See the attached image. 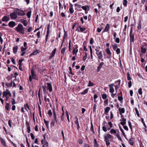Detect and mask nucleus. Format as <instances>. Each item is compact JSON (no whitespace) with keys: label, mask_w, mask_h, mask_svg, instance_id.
Returning a JSON list of instances; mask_svg holds the SVG:
<instances>
[{"label":"nucleus","mask_w":147,"mask_h":147,"mask_svg":"<svg viewBox=\"0 0 147 147\" xmlns=\"http://www.w3.org/2000/svg\"><path fill=\"white\" fill-rule=\"evenodd\" d=\"M55 123V121H52L51 123V127H54Z\"/></svg>","instance_id":"nucleus-61"},{"label":"nucleus","mask_w":147,"mask_h":147,"mask_svg":"<svg viewBox=\"0 0 147 147\" xmlns=\"http://www.w3.org/2000/svg\"><path fill=\"white\" fill-rule=\"evenodd\" d=\"M88 89H89L88 88H86L83 91V92L81 93V94L83 95L86 94L88 92Z\"/></svg>","instance_id":"nucleus-32"},{"label":"nucleus","mask_w":147,"mask_h":147,"mask_svg":"<svg viewBox=\"0 0 147 147\" xmlns=\"http://www.w3.org/2000/svg\"><path fill=\"white\" fill-rule=\"evenodd\" d=\"M127 4V0H123V4L124 6H126Z\"/></svg>","instance_id":"nucleus-63"},{"label":"nucleus","mask_w":147,"mask_h":147,"mask_svg":"<svg viewBox=\"0 0 147 147\" xmlns=\"http://www.w3.org/2000/svg\"><path fill=\"white\" fill-rule=\"evenodd\" d=\"M102 98L103 99L106 100L108 99L107 98V95L106 94H103L101 95Z\"/></svg>","instance_id":"nucleus-33"},{"label":"nucleus","mask_w":147,"mask_h":147,"mask_svg":"<svg viewBox=\"0 0 147 147\" xmlns=\"http://www.w3.org/2000/svg\"><path fill=\"white\" fill-rule=\"evenodd\" d=\"M1 142L5 146V147H7L6 145L5 142L4 141V140L3 139H1Z\"/></svg>","instance_id":"nucleus-49"},{"label":"nucleus","mask_w":147,"mask_h":147,"mask_svg":"<svg viewBox=\"0 0 147 147\" xmlns=\"http://www.w3.org/2000/svg\"><path fill=\"white\" fill-rule=\"evenodd\" d=\"M47 89L49 90L50 92H51L52 91V87L51 84L50 83H47Z\"/></svg>","instance_id":"nucleus-7"},{"label":"nucleus","mask_w":147,"mask_h":147,"mask_svg":"<svg viewBox=\"0 0 147 147\" xmlns=\"http://www.w3.org/2000/svg\"><path fill=\"white\" fill-rule=\"evenodd\" d=\"M142 121L143 124L144 126V127L145 128H146V126L145 124V123L144 121V119L143 118H141V119Z\"/></svg>","instance_id":"nucleus-57"},{"label":"nucleus","mask_w":147,"mask_h":147,"mask_svg":"<svg viewBox=\"0 0 147 147\" xmlns=\"http://www.w3.org/2000/svg\"><path fill=\"white\" fill-rule=\"evenodd\" d=\"M114 86L113 84H111L109 85V86L110 88L109 91L111 93H113L114 91V90L113 86Z\"/></svg>","instance_id":"nucleus-6"},{"label":"nucleus","mask_w":147,"mask_h":147,"mask_svg":"<svg viewBox=\"0 0 147 147\" xmlns=\"http://www.w3.org/2000/svg\"><path fill=\"white\" fill-rule=\"evenodd\" d=\"M119 112L120 114L121 115L123 113H124L125 112V109L123 108H121L120 107L119 109Z\"/></svg>","instance_id":"nucleus-15"},{"label":"nucleus","mask_w":147,"mask_h":147,"mask_svg":"<svg viewBox=\"0 0 147 147\" xmlns=\"http://www.w3.org/2000/svg\"><path fill=\"white\" fill-rule=\"evenodd\" d=\"M78 52V49L75 50V49H73V51H72V54L73 55L75 54L76 55H77V53Z\"/></svg>","instance_id":"nucleus-36"},{"label":"nucleus","mask_w":147,"mask_h":147,"mask_svg":"<svg viewBox=\"0 0 147 147\" xmlns=\"http://www.w3.org/2000/svg\"><path fill=\"white\" fill-rule=\"evenodd\" d=\"M91 127L90 128V130L91 131H92L93 133H94V128H93V125L92 124V122L91 123Z\"/></svg>","instance_id":"nucleus-43"},{"label":"nucleus","mask_w":147,"mask_h":147,"mask_svg":"<svg viewBox=\"0 0 147 147\" xmlns=\"http://www.w3.org/2000/svg\"><path fill=\"white\" fill-rule=\"evenodd\" d=\"M132 28H131L129 34V36L130 38V44H131V43L132 42H134V35L132 33Z\"/></svg>","instance_id":"nucleus-4"},{"label":"nucleus","mask_w":147,"mask_h":147,"mask_svg":"<svg viewBox=\"0 0 147 147\" xmlns=\"http://www.w3.org/2000/svg\"><path fill=\"white\" fill-rule=\"evenodd\" d=\"M94 147H99V145L97 143V141H96V139H94Z\"/></svg>","instance_id":"nucleus-27"},{"label":"nucleus","mask_w":147,"mask_h":147,"mask_svg":"<svg viewBox=\"0 0 147 147\" xmlns=\"http://www.w3.org/2000/svg\"><path fill=\"white\" fill-rule=\"evenodd\" d=\"M75 7V9L77 10L78 8H80L81 7V5L78 3H76L74 5Z\"/></svg>","instance_id":"nucleus-20"},{"label":"nucleus","mask_w":147,"mask_h":147,"mask_svg":"<svg viewBox=\"0 0 147 147\" xmlns=\"http://www.w3.org/2000/svg\"><path fill=\"white\" fill-rule=\"evenodd\" d=\"M93 48H94V49L95 51H96V52H97L99 51L100 50V47L99 46H97V47H92Z\"/></svg>","instance_id":"nucleus-21"},{"label":"nucleus","mask_w":147,"mask_h":147,"mask_svg":"<svg viewBox=\"0 0 147 147\" xmlns=\"http://www.w3.org/2000/svg\"><path fill=\"white\" fill-rule=\"evenodd\" d=\"M44 123L47 126V127H48L49 126V121H47L44 119Z\"/></svg>","instance_id":"nucleus-46"},{"label":"nucleus","mask_w":147,"mask_h":147,"mask_svg":"<svg viewBox=\"0 0 147 147\" xmlns=\"http://www.w3.org/2000/svg\"><path fill=\"white\" fill-rule=\"evenodd\" d=\"M64 113H63L61 116V121H63L64 120Z\"/></svg>","instance_id":"nucleus-54"},{"label":"nucleus","mask_w":147,"mask_h":147,"mask_svg":"<svg viewBox=\"0 0 147 147\" xmlns=\"http://www.w3.org/2000/svg\"><path fill=\"white\" fill-rule=\"evenodd\" d=\"M110 132L111 134L115 135L116 133V131L114 129H111L110 131Z\"/></svg>","instance_id":"nucleus-26"},{"label":"nucleus","mask_w":147,"mask_h":147,"mask_svg":"<svg viewBox=\"0 0 147 147\" xmlns=\"http://www.w3.org/2000/svg\"><path fill=\"white\" fill-rule=\"evenodd\" d=\"M16 28L18 32L20 33L23 35L24 34L25 31L23 28V26L21 24H19Z\"/></svg>","instance_id":"nucleus-2"},{"label":"nucleus","mask_w":147,"mask_h":147,"mask_svg":"<svg viewBox=\"0 0 147 147\" xmlns=\"http://www.w3.org/2000/svg\"><path fill=\"white\" fill-rule=\"evenodd\" d=\"M104 105L105 106H106L108 105V99L105 100L104 101Z\"/></svg>","instance_id":"nucleus-45"},{"label":"nucleus","mask_w":147,"mask_h":147,"mask_svg":"<svg viewBox=\"0 0 147 147\" xmlns=\"http://www.w3.org/2000/svg\"><path fill=\"white\" fill-rule=\"evenodd\" d=\"M53 115L54 118V119L56 123H58V120L56 116V114L55 113V108H54L53 109Z\"/></svg>","instance_id":"nucleus-10"},{"label":"nucleus","mask_w":147,"mask_h":147,"mask_svg":"<svg viewBox=\"0 0 147 147\" xmlns=\"http://www.w3.org/2000/svg\"><path fill=\"white\" fill-rule=\"evenodd\" d=\"M135 111L136 112V114L137 115L138 117H140V114H139V112H138V109H137V108H135Z\"/></svg>","instance_id":"nucleus-51"},{"label":"nucleus","mask_w":147,"mask_h":147,"mask_svg":"<svg viewBox=\"0 0 147 147\" xmlns=\"http://www.w3.org/2000/svg\"><path fill=\"white\" fill-rule=\"evenodd\" d=\"M141 22L140 21L138 23V26L137 27V28L138 29H140L141 28Z\"/></svg>","instance_id":"nucleus-44"},{"label":"nucleus","mask_w":147,"mask_h":147,"mask_svg":"<svg viewBox=\"0 0 147 147\" xmlns=\"http://www.w3.org/2000/svg\"><path fill=\"white\" fill-rule=\"evenodd\" d=\"M66 115L67 116L68 121L69 122L70 121L69 118V115L67 111L65 113Z\"/></svg>","instance_id":"nucleus-60"},{"label":"nucleus","mask_w":147,"mask_h":147,"mask_svg":"<svg viewBox=\"0 0 147 147\" xmlns=\"http://www.w3.org/2000/svg\"><path fill=\"white\" fill-rule=\"evenodd\" d=\"M26 124L27 126V128H30V125L28 122L26 121Z\"/></svg>","instance_id":"nucleus-59"},{"label":"nucleus","mask_w":147,"mask_h":147,"mask_svg":"<svg viewBox=\"0 0 147 147\" xmlns=\"http://www.w3.org/2000/svg\"><path fill=\"white\" fill-rule=\"evenodd\" d=\"M8 18L6 16H4L2 19V21H7L9 20Z\"/></svg>","instance_id":"nucleus-31"},{"label":"nucleus","mask_w":147,"mask_h":147,"mask_svg":"<svg viewBox=\"0 0 147 147\" xmlns=\"http://www.w3.org/2000/svg\"><path fill=\"white\" fill-rule=\"evenodd\" d=\"M128 125H129V126L130 128V129H131V131H132V126L131 123L129 121H128Z\"/></svg>","instance_id":"nucleus-47"},{"label":"nucleus","mask_w":147,"mask_h":147,"mask_svg":"<svg viewBox=\"0 0 147 147\" xmlns=\"http://www.w3.org/2000/svg\"><path fill=\"white\" fill-rule=\"evenodd\" d=\"M105 51L107 55V58L110 59L112 57V53L109 48H107L106 49Z\"/></svg>","instance_id":"nucleus-5"},{"label":"nucleus","mask_w":147,"mask_h":147,"mask_svg":"<svg viewBox=\"0 0 147 147\" xmlns=\"http://www.w3.org/2000/svg\"><path fill=\"white\" fill-rule=\"evenodd\" d=\"M127 79L128 80H131V78L130 77V75L129 72L127 73Z\"/></svg>","instance_id":"nucleus-34"},{"label":"nucleus","mask_w":147,"mask_h":147,"mask_svg":"<svg viewBox=\"0 0 147 147\" xmlns=\"http://www.w3.org/2000/svg\"><path fill=\"white\" fill-rule=\"evenodd\" d=\"M82 8L85 11H86L87 10V7L86 6H82Z\"/></svg>","instance_id":"nucleus-64"},{"label":"nucleus","mask_w":147,"mask_h":147,"mask_svg":"<svg viewBox=\"0 0 147 147\" xmlns=\"http://www.w3.org/2000/svg\"><path fill=\"white\" fill-rule=\"evenodd\" d=\"M49 27H48L47 28V34L46 36V38H45V40H46V42L47 41V40H48V35H49Z\"/></svg>","instance_id":"nucleus-23"},{"label":"nucleus","mask_w":147,"mask_h":147,"mask_svg":"<svg viewBox=\"0 0 147 147\" xmlns=\"http://www.w3.org/2000/svg\"><path fill=\"white\" fill-rule=\"evenodd\" d=\"M115 83H118V84H117L115 86V90H116V92H117V90L119 87L121 81L120 80H119L115 82Z\"/></svg>","instance_id":"nucleus-13"},{"label":"nucleus","mask_w":147,"mask_h":147,"mask_svg":"<svg viewBox=\"0 0 147 147\" xmlns=\"http://www.w3.org/2000/svg\"><path fill=\"white\" fill-rule=\"evenodd\" d=\"M115 51H116L117 54H118V55L120 53V49L119 48H117Z\"/></svg>","instance_id":"nucleus-55"},{"label":"nucleus","mask_w":147,"mask_h":147,"mask_svg":"<svg viewBox=\"0 0 147 147\" xmlns=\"http://www.w3.org/2000/svg\"><path fill=\"white\" fill-rule=\"evenodd\" d=\"M17 14L18 16H23L25 15V13L24 11L22 10H18L17 11Z\"/></svg>","instance_id":"nucleus-8"},{"label":"nucleus","mask_w":147,"mask_h":147,"mask_svg":"<svg viewBox=\"0 0 147 147\" xmlns=\"http://www.w3.org/2000/svg\"><path fill=\"white\" fill-rule=\"evenodd\" d=\"M128 85L129 88H130L132 86V82L131 80L128 82Z\"/></svg>","instance_id":"nucleus-58"},{"label":"nucleus","mask_w":147,"mask_h":147,"mask_svg":"<svg viewBox=\"0 0 147 147\" xmlns=\"http://www.w3.org/2000/svg\"><path fill=\"white\" fill-rule=\"evenodd\" d=\"M138 92L139 94L140 95H142V88H140L138 89Z\"/></svg>","instance_id":"nucleus-48"},{"label":"nucleus","mask_w":147,"mask_h":147,"mask_svg":"<svg viewBox=\"0 0 147 147\" xmlns=\"http://www.w3.org/2000/svg\"><path fill=\"white\" fill-rule=\"evenodd\" d=\"M10 16L12 19H16L17 18V14L15 12L11 13Z\"/></svg>","instance_id":"nucleus-12"},{"label":"nucleus","mask_w":147,"mask_h":147,"mask_svg":"<svg viewBox=\"0 0 147 147\" xmlns=\"http://www.w3.org/2000/svg\"><path fill=\"white\" fill-rule=\"evenodd\" d=\"M74 10L73 8H69V11L71 14H72L74 12Z\"/></svg>","instance_id":"nucleus-53"},{"label":"nucleus","mask_w":147,"mask_h":147,"mask_svg":"<svg viewBox=\"0 0 147 147\" xmlns=\"http://www.w3.org/2000/svg\"><path fill=\"white\" fill-rule=\"evenodd\" d=\"M32 11L31 10L28 11L26 14V16L28 18H30L31 17Z\"/></svg>","instance_id":"nucleus-29"},{"label":"nucleus","mask_w":147,"mask_h":147,"mask_svg":"<svg viewBox=\"0 0 147 147\" xmlns=\"http://www.w3.org/2000/svg\"><path fill=\"white\" fill-rule=\"evenodd\" d=\"M3 94V98H5L4 100H5V104L6 105H5V108L6 112L8 113L9 112H7V111H8L9 109V104L7 103V101H8V99L9 98L8 96H9V90L7 89L5 90L4 91Z\"/></svg>","instance_id":"nucleus-1"},{"label":"nucleus","mask_w":147,"mask_h":147,"mask_svg":"<svg viewBox=\"0 0 147 147\" xmlns=\"http://www.w3.org/2000/svg\"><path fill=\"white\" fill-rule=\"evenodd\" d=\"M113 49L114 51L116 50L117 48V45L116 44H114V45H112Z\"/></svg>","instance_id":"nucleus-22"},{"label":"nucleus","mask_w":147,"mask_h":147,"mask_svg":"<svg viewBox=\"0 0 147 147\" xmlns=\"http://www.w3.org/2000/svg\"><path fill=\"white\" fill-rule=\"evenodd\" d=\"M97 107V105L96 103H95L94 104L93 107V112H96V108Z\"/></svg>","instance_id":"nucleus-37"},{"label":"nucleus","mask_w":147,"mask_h":147,"mask_svg":"<svg viewBox=\"0 0 147 147\" xmlns=\"http://www.w3.org/2000/svg\"><path fill=\"white\" fill-rule=\"evenodd\" d=\"M104 138L105 139L109 140L110 138H112L113 136L109 134H108L106 136L105 135L104 136Z\"/></svg>","instance_id":"nucleus-14"},{"label":"nucleus","mask_w":147,"mask_h":147,"mask_svg":"<svg viewBox=\"0 0 147 147\" xmlns=\"http://www.w3.org/2000/svg\"><path fill=\"white\" fill-rule=\"evenodd\" d=\"M21 22L25 26H27V22L26 20H23Z\"/></svg>","instance_id":"nucleus-41"},{"label":"nucleus","mask_w":147,"mask_h":147,"mask_svg":"<svg viewBox=\"0 0 147 147\" xmlns=\"http://www.w3.org/2000/svg\"><path fill=\"white\" fill-rule=\"evenodd\" d=\"M46 86L45 84L44 86H42V88L44 93H46L47 92V90L46 89Z\"/></svg>","instance_id":"nucleus-30"},{"label":"nucleus","mask_w":147,"mask_h":147,"mask_svg":"<svg viewBox=\"0 0 147 147\" xmlns=\"http://www.w3.org/2000/svg\"><path fill=\"white\" fill-rule=\"evenodd\" d=\"M129 143L132 146L134 145V142H133V139L132 137H131V138L129 139Z\"/></svg>","instance_id":"nucleus-25"},{"label":"nucleus","mask_w":147,"mask_h":147,"mask_svg":"<svg viewBox=\"0 0 147 147\" xmlns=\"http://www.w3.org/2000/svg\"><path fill=\"white\" fill-rule=\"evenodd\" d=\"M41 143L43 144L42 147H48V142L45 140H42L41 141Z\"/></svg>","instance_id":"nucleus-9"},{"label":"nucleus","mask_w":147,"mask_h":147,"mask_svg":"<svg viewBox=\"0 0 147 147\" xmlns=\"http://www.w3.org/2000/svg\"><path fill=\"white\" fill-rule=\"evenodd\" d=\"M66 49V47H64L62 48L61 51V54L63 55V56L64 53L65 52V50Z\"/></svg>","instance_id":"nucleus-28"},{"label":"nucleus","mask_w":147,"mask_h":147,"mask_svg":"<svg viewBox=\"0 0 147 147\" xmlns=\"http://www.w3.org/2000/svg\"><path fill=\"white\" fill-rule=\"evenodd\" d=\"M69 73L71 74L72 75H74V74L72 72V69H71V67H69Z\"/></svg>","instance_id":"nucleus-62"},{"label":"nucleus","mask_w":147,"mask_h":147,"mask_svg":"<svg viewBox=\"0 0 147 147\" xmlns=\"http://www.w3.org/2000/svg\"><path fill=\"white\" fill-rule=\"evenodd\" d=\"M78 27L80 29V31L81 32H83L86 30L85 28H83L80 26H78Z\"/></svg>","instance_id":"nucleus-24"},{"label":"nucleus","mask_w":147,"mask_h":147,"mask_svg":"<svg viewBox=\"0 0 147 147\" xmlns=\"http://www.w3.org/2000/svg\"><path fill=\"white\" fill-rule=\"evenodd\" d=\"M105 142L107 146H109L110 145V143L109 141V140L105 139Z\"/></svg>","instance_id":"nucleus-35"},{"label":"nucleus","mask_w":147,"mask_h":147,"mask_svg":"<svg viewBox=\"0 0 147 147\" xmlns=\"http://www.w3.org/2000/svg\"><path fill=\"white\" fill-rule=\"evenodd\" d=\"M48 114L50 117L52 116V113L51 110H49L48 112Z\"/></svg>","instance_id":"nucleus-50"},{"label":"nucleus","mask_w":147,"mask_h":147,"mask_svg":"<svg viewBox=\"0 0 147 147\" xmlns=\"http://www.w3.org/2000/svg\"><path fill=\"white\" fill-rule=\"evenodd\" d=\"M141 51L142 53H146V49L145 48H143L142 47H141Z\"/></svg>","instance_id":"nucleus-40"},{"label":"nucleus","mask_w":147,"mask_h":147,"mask_svg":"<svg viewBox=\"0 0 147 147\" xmlns=\"http://www.w3.org/2000/svg\"><path fill=\"white\" fill-rule=\"evenodd\" d=\"M102 130L105 132L107 131L106 125H104L102 127Z\"/></svg>","instance_id":"nucleus-42"},{"label":"nucleus","mask_w":147,"mask_h":147,"mask_svg":"<svg viewBox=\"0 0 147 147\" xmlns=\"http://www.w3.org/2000/svg\"><path fill=\"white\" fill-rule=\"evenodd\" d=\"M110 29V26L109 24H107L105 26V27L103 31V32H108Z\"/></svg>","instance_id":"nucleus-11"},{"label":"nucleus","mask_w":147,"mask_h":147,"mask_svg":"<svg viewBox=\"0 0 147 147\" xmlns=\"http://www.w3.org/2000/svg\"><path fill=\"white\" fill-rule=\"evenodd\" d=\"M31 76L32 77V78L34 79L37 80H38V77L37 75L35 74L33 68H32L31 70Z\"/></svg>","instance_id":"nucleus-3"},{"label":"nucleus","mask_w":147,"mask_h":147,"mask_svg":"<svg viewBox=\"0 0 147 147\" xmlns=\"http://www.w3.org/2000/svg\"><path fill=\"white\" fill-rule=\"evenodd\" d=\"M18 47L17 46H14L13 49V52L14 54L16 53L17 52Z\"/></svg>","instance_id":"nucleus-19"},{"label":"nucleus","mask_w":147,"mask_h":147,"mask_svg":"<svg viewBox=\"0 0 147 147\" xmlns=\"http://www.w3.org/2000/svg\"><path fill=\"white\" fill-rule=\"evenodd\" d=\"M56 50H57V49L56 48H55L53 50V51H52L51 53V54H52L53 55H55V53H56Z\"/></svg>","instance_id":"nucleus-56"},{"label":"nucleus","mask_w":147,"mask_h":147,"mask_svg":"<svg viewBox=\"0 0 147 147\" xmlns=\"http://www.w3.org/2000/svg\"><path fill=\"white\" fill-rule=\"evenodd\" d=\"M98 58V59L101 60L102 61H103L104 59H103V56L102 53L97 55Z\"/></svg>","instance_id":"nucleus-17"},{"label":"nucleus","mask_w":147,"mask_h":147,"mask_svg":"<svg viewBox=\"0 0 147 147\" xmlns=\"http://www.w3.org/2000/svg\"><path fill=\"white\" fill-rule=\"evenodd\" d=\"M104 64V63L102 62L99 65L97 68V71L99 72L102 67V66Z\"/></svg>","instance_id":"nucleus-16"},{"label":"nucleus","mask_w":147,"mask_h":147,"mask_svg":"<svg viewBox=\"0 0 147 147\" xmlns=\"http://www.w3.org/2000/svg\"><path fill=\"white\" fill-rule=\"evenodd\" d=\"M16 24L13 21L10 22V27L11 28L13 27L16 25Z\"/></svg>","instance_id":"nucleus-18"},{"label":"nucleus","mask_w":147,"mask_h":147,"mask_svg":"<svg viewBox=\"0 0 147 147\" xmlns=\"http://www.w3.org/2000/svg\"><path fill=\"white\" fill-rule=\"evenodd\" d=\"M110 109V108L109 107H107L105 109V112L106 113H108Z\"/></svg>","instance_id":"nucleus-38"},{"label":"nucleus","mask_w":147,"mask_h":147,"mask_svg":"<svg viewBox=\"0 0 147 147\" xmlns=\"http://www.w3.org/2000/svg\"><path fill=\"white\" fill-rule=\"evenodd\" d=\"M94 86V84L93 83L90 81H89L88 84V87L92 86Z\"/></svg>","instance_id":"nucleus-39"},{"label":"nucleus","mask_w":147,"mask_h":147,"mask_svg":"<svg viewBox=\"0 0 147 147\" xmlns=\"http://www.w3.org/2000/svg\"><path fill=\"white\" fill-rule=\"evenodd\" d=\"M115 39V41L116 42L118 43H119L120 42V39L119 38H116Z\"/></svg>","instance_id":"nucleus-52"}]
</instances>
